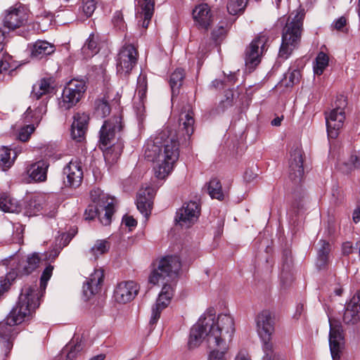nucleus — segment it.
<instances>
[{
	"instance_id": "1",
	"label": "nucleus",
	"mask_w": 360,
	"mask_h": 360,
	"mask_svg": "<svg viewBox=\"0 0 360 360\" xmlns=\"http://www.w3.org/2000/svg\"><path fill=\"white\" fill-rule=\"evenodd\" d=\"M179 143L176 134L163 131L154 139L148 140L145 145L144 155L153 162L156 178L165 179L173 170L179 156Z\"/></svg>"
},
{
	"instance_id": "2",
	"label": "nucleus",
	"mask_w": 360,
	"mask_h": 360,
	"mask_svg": "<svg viewBox=\"0 0 360 360\" xmlns=\"http://www.w3.org/2000/svg\"><path fill=\"white\" fill-rule=\"evenodd\" d=\"M37 288L26 287L22 289L18 302L6 318L0 322V344L7 354L13 347V342L18 334L15 326L27 321L39 307Z\"/></svg>"
},
{
	"instance_id": "3",
	"label": "nucleus",
	"mask_w": 360,
	"mask_h": 360,
	"mask_svg": "<svg viewBox=\"0 0 360 360\" xmlns=\"http://www.w3.org/2000/svg\"><path fill=\"white\" fill-rule=\"evenodd\" d=\"M181 266L179 257L167 256L161 259L157 268L150 273L148 278L150 283L157 284L160 281H164L166 282L159 294L155 304L152 308L150 325L157 323L160 317L161 311L169 304L174 295V288L172 284L167 283L172 281L176 277Z\"/></svg>"
},
{
	"instance_id": "4",
	"label": "nucleus",
	"mask_w": 360,
	"mask_h": 360,
	"mask_svg": "<svg viewBox=\"0 0 360 360\" xmlns=\"http://www.w3.org/2000/svg\"><path fill=\"white\" fill-rule=\"evenodd\" d=\"M304 12L297 11L288 18L282 32V43L278 56L283 60L287 59L292 53L301 39Z\"/></svg>"
},
{
	"instance_id": "5",
	"label": "nucleus",
	"mask_w": 360,
	"mask_h": 360,
	"mask_svg": "<svg viewBox=\"0 0 360 360\" xmlns=\"http://www.w3.org/2000/svg\"><path fill=\"white\" fill-rule=\"evenodd\" d=\"M235 331L233 319L229 314H220L217 320L214 321L211 326L208 338L209 348L217 347V345H226V341H231Z\"/></svg>"
},
{
	"instance_id": "6",
	"label": "nucleus",
	"mask_w": 360,
	"mask_h": 360,
	"mask_svg": "<svg viewBox=\"0 0 360 360\" xmlns=\"http://www.w3.org/2000/svg\"><path fill=\"white\" fill-rule=\"evenodd\" d=\"M257 332L262 341L264 354L270 355L274 352L272 336L274 333V316L268 310H263L256 317Z\"/></svg>"
},
{
	"instance_id": "7",
	"label": "nucleus",
	"mask_w": 360,
	"mask_h": 360,
	"mask_svg": "<svg viewBox=\"0 0 360 360\" xmlns=\"http://www.w3.org/2000/svg\"><path fill=\"white\" fill-rule=\"evenodd\" d=\"M86 89L83 79H72L65 86L58 106L62 110H68L75 106L81 99Z\"/></svg>"
},
{
	"instance_id": "8",
	"label": "nucleus",
	"mask_w": 360,
	"mask_h": 360,
	"mask_svg": "<svg viewBox=\"0 0 360 360\" xmlns=\"http://www.w3.org/2000/svg\"><path fill=\"white\" fill-rule=\"evenodd\" d=\"M346 105L347 100L345 97L340 96L338 97L335 101V108L330 112L326 113L328 135L331 139H335L338 136L339 130L343 126L345 120V108Z\"/></svg>"
},
{
	"instance_id": "9",
	"label": "nucleus",
	"mask_w": 360,
	"mask_h": 360,
	"mask_svg": "<svg viewBox=\"0 0 360 360\" xmlns=\"http://www.w3.org/2000/svg\"><path fill=\"white\" fill-rule=\"evenodd\" d=\"M138 51L131 44L124 45L117 57V74L121 77H127L137 63Z\"/></svg>"
},
{
	"instance_id": "10",
	"label": "nucleus",
	"mask_w": 360,
	"mask_h": 360,
	"mask_svg": "<svg viewBox=\"0 0 360 360\" xmlns=\"http://www.w3.org/2000/svg\"><path fill=\"white\" fill-rule=\"evenodd\" d=\"M212 325H214V317L212 315L199 319L190 331L188 342L190 349L198 347L203 341H205L208 345V338Z\"/></svg>"
},
{
	"instance_id": "11",
	"label": "nucleus",
	"mask_w": 360,
	"mask_h": 360,
	"mask_svg": "<svg viewBox=\"0 0 360 360\" xmlns=\"http://www.w3.org/2000/svg\"><path fill=\"white\" fill-rule=\"evenodd\" d=\"M269 37L266 32H261L252 41L245 51V65L250 71L253 70L260 63L261 56L266 50Z\"/></svg>"
},
{
	"instance_id": "12",
	"label": "nucleus",
	"mask_w": 360,
	"mask_h": 360,
	"mask_svg": "<svg viewBox=\"0 0 360 360\" xmlns=\"http://www.w3.org/2000/svg\"><path fill=\"white\" fill-rule=\"evenodd\" d=\"M200 213V205L195 201H190L176 212L175 220L181 227L188 228L198 220Z\"/></svg>"
},
{
	"instance_id": "13",
	"label": "nucleus",
	"mask_w": 360,
	"mask_h": 360,
	"mask_svg": "<svg viewBox=\"0 0 360 360\" xmlns=\"http://www.w3.org/2000/svg\"><path fill=\"white\" fill-rule=\"evenodd\" d=\"M27 18L28 13L25 8L20 5L11 7L5 12L4 25L9 30H15L24 25Z\"/></svg>"
},
{
	"instance_id": "14",
	"label": "nucleus",
	"mask_w": 360,
	"mask_h": 360,
	"mask_svg": "<svg viewBox=\"0 0 360 360\" xmlns=\"http://www.w3.org/2000/svg\"><path fill=\"white\" fill-rule=\"evenodd\" d=\"M195 25L199 30L207 32L214 22V17L210 7L207 4H200L193 10Z\"/></svg>"
},
{
	"instance_id": "15",
	"label": "nucleus",
	"mask_w": 360,
	"mask_h": 360,
	"mask_svg": "<svg viewBox=\"0 0 360 360\" xmlns=\"http://www.w3.org/2000/svg\"><path fill=\"white\" fill-rule=\"evenodd\" d=\"M139 292L136 283L131 281L119 283L113 292V297L116 302L125 304L131 302Z\"/></svg>"
},
{
	"instance_id": "16",
	"label": "nucleus",
	"mask_w": 360,
	"mask_h": 360,
	"mask_svg": "<svg viewBox=\"0 0 360 360\" xmlns=\"http://www.w3.org/2000/svg\"><path fill=\"white\" fill-rule=\"evenodd\" d=\"M64 178V184L69 187H78L83 179V170L82 163L79 160L75 159L72 160L64 168L63 172Z\"/></svg>"
},
{
	"instance_id": "17",
	"label": "nucleus",
	"mask_w": 360,
	"mask_h": 360,
	"mask_svg": "<svg viewBox=\"0 0 360 360\" xmlns=\"http://www.w3.org/2000/svg\"><path fill=\"white\" fill-rule=\"evenodd\" d=\"M304 175L302 151L296 147L290 152L289 160V177L295 183L301 181Z\"/></svg>"
},
{
	"instance_id": "18",
	"label": "nucleus",
	"mask_w": 360,
	"mask_h": 360,
	"mask_svg": "<svg viewBox=\"0 0 360 360\" xmlns=\"http://www.w3.org/2000/svg\"><path fill=\"white\" fill-rule=\"evenodd\" d=\"M121 129V120L119 117H112L105 121L100 130L101 144L105 147L110 145L115 137V131Z\"/></svg>"
},
{
	"instance_id": "19",
	"label": "nucleus",
	"mask_w": 360,
	"mask_h": 360,
	"mask_svg": "<svg viewBox=\"0 0 360 360\" xmlns=\"http://www.w3.org/2000/svg\"><path fill=\"white\" fill-rule=\"evenodd\" d=\"M329 345L333 359H339L344 347V337L340 326L330 323Z\"/></svg>"
},
{
	"instance_id": "20",
	"label": "nucleus",
	"mask_w": 360,
	"mask_h": 360,
	"mask_svg": "<svg viewBox=\"0 0 360 360\" xmlns=\"http://www.w3.org/2000/svg\"><path fill=\"white\" fill-rule=\"evenodd\" d=\"M41 258L38 253L34 252L28 255L25 259L20 260L15 268V273L17 276H28L34 271L41 263Z\"/></svg>"
},
{
	"instance_id": "21",
	"label": "nucleus",
	"mask_w": 360,
	"mask_h": 360,
	"mask_svg": "<svg viewBox=\"0 0 360 360\" xmlns=\"http://www.w3.org/2000/svg\"><path fill=\"white\" fill-rule=\"evenodd\" d=\"M154 10L155 0L139 1L136 17L142 27L145 29L148 27L153 15Z\"/></svg>"
},
{
	"instance_id": "22",
	"label": "nucleus",
	"mask_w": 360,
	"mask_h": 360,
	"mask_svg": "<svg viewBox=\"0 0 360 360\" xmlns=\"http://www.w3.org/2000/svg\"><path fill=\"white\" fill-rule=\"evenodd\" d=\"M360 320V290L347 305L343 314V321L347 324H354Z\"/></svg>"
},
{
	"instance_id": "23",
	"label": "nucleus",
	"mask_w": 360,
	"mask_h": 360,
	"mask_svg": "<svg viewBox=\"0 0 360 360\" xmlns=\"http://www.w3.org/2000/svg\"><path fill=\"white\" fill-rule=\"evenodd\" d=\"M89 120V115L84 112H77L74 115V121L71 126V135L73 139L81 141L87 130Z\"/></svg>"
},
{
	"instance_id": "24",
	"label": "nucleus",
	"mask_w": 360,
	"mask_h": 360,
	"mask_svg": "<svg viewBox=\"0 0 360 360\" xmlns=\"http://www.w3.org/2000/svg\"><path fill=\"white\" fill-rule=\"evenodd\" d=\"M104 274L102 269H96L92 273L86 283L83 286V292L87 299L97 293L100 289L101 285L103 281Z\"/></svg>"
},
{
	"instance_id": "25",
	"label": "nucleus",
	"mask_w": 360,
	"mask_h": 360,
	"mask_svg": "<svg viewBox=\"0 0 360 360\" xmlns=\"http://www.w3.org/2000/svg\"><path fill=\"white\" fill-rule=\"evenodd\" d=\"M179 130L184 137L185 140L189 139L194 131L193 112L190 109V106L184 112H181L179 115Z\"/></svg>"
},
{
	"instance_id": "26",
	"label": "nucleus",
	"mask_w": 360,
	"mask_h": 360,
	"mask_svg": "<svg viewBox=\"0 0 360 360\" xmlns=\"http://www.w3.org/2000/svg\"><path fill=\"white\" fill-rule=\"evenodd\" d=\"M91 198L93 203L102 214L104 210L114 207V199L103 193L100 188H96L91 191Z\"/></svg>"
},
{
	"instance_id": "27",
	"label": "nucleus",
	"mask_w": 360,
	"mask_h": 360,
	"mask_svg": "<svg viewBox=\"0 0 360 360\" xmlns=\"http://www.w3.org/2000/svg\"><path fill=\"white\" fill-rule=\"evenodd\" d=\"M54 51V46L46 41L38 40L30 46V56L37 60L42 59Z\"/></svg>"
},
{
	"instance_id": "28",
	"label": "nucleus",
	"mask_w": 360,
	"mask_h": 360,
	"mask_svg": "<svg viewBox=\"0 0 360 360\" xmlns=\"http://www.w3.org/2000/svg\"><path fill=\"white\" fill-rule=\"evenodd\" d=\"M52 203L53 199L52 197H47L46 194H39L32 197L27 205V212L30 215H37L38 212L43 211L44 204L45 202Z\"/></svg>"
},
{
	"instance_id": "29",
	"label": "nucleus",
	"mask_w": 360,
	"mask_h": 360,
	"mask_svg": "<svg viewBox=\"0 0 360 360\" xmlns=\"http://www.w3.org/2000/svg\"><path fill=\"white\" fill-rule=\"evenodd\" d=\"M49 167V162L44 160L32 164L28 170L30 178L35 181L41 182L46 181Z\"/></svg>"
},
{
	"instance_id": "30",
	"label": "nucleus",
	"mask_w": 360,
	"mask_h": 360,
	"mask_svg": "<svg viewBox=\"0 0 360 360\" xmlns=\"http://www.w3.org/2000/svg\"><path fill=\"white\" fill-rule=\"evenodd\" d=\"M153 194V190L150 188H146L145 190L140 191L138 193L137 209L145 216H148L150 213Z\"/></svg>"
},
{
	"instance_id": "31",
	"label": "nucleus",
	"mask_w": 360,
	"mask_h": 360,
	"mask_svg": "<svg viewBox=\"0 0 360 360\" xmlns=\"http://www.w3.org/2000/svg\"><path fill=\"white\" fill-rule=\"evenodd\" d=\"M53 91V79L51 78H43L33 85L32 96L38 100L44 95L51 94Z\"/></svg>"
},
{
	"instance_id": "32",
	"label": "nucleus",
	"mask_w": 360,
	"mask_h": 360,
	"mask_svg": "<svg viewBox=\"0 0 360 360\" xmlns=\"http://www.w3.org/2000/svg\"><path fill=\"white\" fill-rule=\"evenodd\" d=\"M46 112V106L41 105L37 108L34 111L29 107L25 112V121L26 122H31L30 124L38 125L41 122L43 115Z\"/></svg>"
},
{
	"instance_id": "33",
	"label": "nucleus",
	"mask_w": 360,
	"mask_h": 360,
	"mask_svg": "<svg viewBox=\"0 0 360 360\" xmlns=\"http://www.w3.org/2000/svg\"><path fill=\"white\" fill-rule=\"evenodd\" d=\"M46 112V106L41 105L37 108L34 111L29 107L25 112V121L26 122H31L30 124L38 125L41 122L43 115Z\"/></svg>"
},
{
	"instance_id": "34",
	"label": "nucleus",
	"mask_w": 360,
	"mask_h": 360,
	"mask_svg": "<svg viewBox=\"0 0 360 360\" xmlns=\"http://www.w3.org/2000/svg\"><path fill=\"white\" fill-rule=\"evenodd\" d=\"M46 112V106L41 105L37 108L34 111L29 107L25 112V121L26 122H31L30 124L38 125L41 122L43 115Z\"/></svg>"
},
{
	"instance_id": "35",
	"label": "nucleus",
	"mask_w": 360,
	"mask_h": 360,
	"mask_svg": "<svg viewBox=\"0 0 360 360\" xmlns=\"http://www.w3.org/2000/svg\"><path fill=\"white\" fill-rule=\"evenodd\" d=\"M98 35L92 33L86 39L85 44L82 48V52L85 58H91L96 55L98 51Z\"/></svg>"
},
{
	"instance_id": "36",
	"label": "nucleus",
	"mask_w": 360,
	"mask_h": 360,
	"mask_svg": "<svg viewBox=\"0 0 360 360\" xmlns=\"http://www.w3.org/2000/svg\"><path fill=\"white\" fill-rule=\"evenodd\" d=\"M110 248V243L107 240H97L89 250L91 257L96 259L99 256L107 253Z\"/></svg>"
},
{
	"instance_id": "37",
	"label": "nucleus",
	"mask_w": 360,
	"mask_h": 360,
	"mask_svg": "<svg viewBox=\"0 0 360 360\" xmlns=\"http://www.w3.org/2000/svg\"><path fill=\"white\" fill-rule=\"evenodd\" d=\"M207 191L212 198L219 200L224 199V195L222 191L221 184L219 180L216 178L212 179L208 183Z\"/></svg>"
},
{
	"instance_id": "38",
	"label": "nucleus",
	"mask_w": 360,
	"mask_h": 360,
	"mask_svg": "<svg viewBox=\"0 0 360 360\" xmlns=\"http://www.w3.org/2000/svg\"><path fill=\"white\" fill-rule=\"evenodd\" d=\"M53 270V266L51 265H49L44 270V271L41 274V278H40V286L39 287H38L37 285H26L23 288H25L26 287L37 288V292L38 293L39 300L40 297L42 296L43 292L45 291V290H46L48 281L50 279V278L52 276Z\"/></svg>"
},
{
	"instance_id": "39",
	"label": "nucleus",
	"mask_w": 360,
	"mask_h": 360,
	"mask_svg": "<svg viewBox=\"0 0 360 360\" xmlns=\"http://www.w3.org/2000/svg\"><path fill=\"white\" fill-rule=\"evenodd\" d=\"M110 112L109 103L105 99H97L94 103V115L97 117L103 118Z\"/></svg>"
},
{
	"instance_id": "40",
	"label": "nucleus",
	"mask_w": 360,
	"mask_h": 360,
	"mask_svg": "<svg viewBox=\"0 0 360 360\" xmlns=\"http://www.w3.org/2000/svg\"><path fill=\"white\" fill-rule=\"evenodd\" d=\"M81 349L82 345L79 342L74 345L70 343L62 350L61 356H65L66 360H75Z\"/></svg>"
},
{
	"instance_id": "41",
	"label": "nucleus",
	"mask_w": 360,
	"mask_h": 360,
	"mask_svg": "<svg viewBox=\"0 0 360 360\" xmlns=\"http://www.w3.org/2000/svg\"><path fill=\"white\" fill-rule=\"evenodd\" d=\"M0 209L4 212H15L18 210V205L8 195H3L0 197Z\"/></svg>"
},
{
	"instance_id": "42",
	"label": "nucleus",
	"mask_w": 360,
	"mask_h": 360,
	"mask_svg": "<svg viewBox=\"0 0 360 360\" xmlns=\"http://www.w3.org/2000/svg\"><path fill=\"white\" fill-rule=\"evenodd\" d=\"M320 245L319 249L318 250V262L319 266H325L328 261V254L330 251V244L326 240H320L319 243Z\"/></svg>"
},
{
	"instance_id": "43",
	"label": "nucleus",
	"mask_w": 360,
	"mask_h": 360,
	"mask_svg": "<svg viewBox=\"0 0 360 360\" xmlns=\"http://www.w3.org/2000/svg\"><path fill=\"white\" fill-rule=\"evenodd\" d=\"M184 78V70L181 68L176 69L170 77V86L173 94L178 91L182 85L183 79Z\"/></svg>"
},
{
	"instance_id": "44",
	"label": "nucleus",
	"mask_w": 360,
	"mask_h": 360,
	"mask_svg": "<svg viewBox=\"0 0 360 360\" xmlns=\"http://www.w3.org/2000/svg\"><path fill=\"white\" fill-rule=\"evenodd\" d=\"M329 58L323 52H320L316 58V65L314 66V74L321 75L328 65Z\"/></svg>"
},
{
	"instance_id": "45",
	"label": "nucleus",
	"mask_w": 360,
	"mask_h": 360,
	"mask_svg": "<svg viewBox=\"0 0 360 360\" xmlns=\"http://www.w3.org/2000/svg\"><path fill=\"white\" fill-rule=\"evenodd\" d=\"M246 6L245 0H229L227 11L231 15H237L243 13Z\"/></svg>"
},
{
	"instance_id": "46",
	"label": "nucleus",
	"mask_w": 360,
	"mask_h": 360,
	"mask_svg": "<svg viewBox=\"0 0 360 360\" xmlns=\"http://www.w3.org/2000/svg\"><path fill=\"white\" fill-rule=\"evenodd\" d=\"M234 96L231 90L225 92L224 98L221 100L217 108L218 112H223L226 109L233 105Z\"/></svg>"
},
{
	"instance_id": "47",
	"label": "nucleus",
	"mask_w": 360,
	"mask_h": 360,
	"mask_svg": "<svg viewBox=\"0 0 360 360\" xmlns=\"http://www.w3.org/2000/svg\"><path fill=\"white\" fill-rule=\"evenodd\" d=\"M210 349L212 351L209 355L208 360H226L225 354L228 349L227 345H224V348L221 345Z\"/></svg>"
},
{
	"instance_id": "48",
	"label": "nucleus",
	"mask_w": 360,
	"mask_h": 360,
	"mask_svg": "<svg viewBox=\"0 0 360 360\" xmlns=\"http://www.w3.org/2000/svg\"><path fill=\"white\" fill-rule=\"evenodd\" d=\"M228 31V25L224 22H219L212 32V38L215 41H221L226 36Z\"/></svg>"
},
{
	"instance_id": "49",
	"label": "nucleus",
	"mask_w": 360,
	"mask_h": 360,
	"mask_svg": "<svg viewBox=\"0 0 360 360\" xmlns=\"http://www.w3.org/2000/svg\"><path fill=\"white\" fill-rule=\"evenodd\" d=\"M13 162L11 159V150L8 148L3 147L0 149V164L6 168H9Z\"/></svg>"
},
{
	"instance_id": "50",
	"label": "nucleus",
	"mask_w": 360,
	"mask_h": 360,
	"mask_svg": "<svg viewBox=\"0 0 360 360\" xmlns=\"http://www.w3.org/2000/svg\"><path fill=\"white\" fill-rule=\"evenodd\" d=\"M47 197H52L53 199V202L52 203L46 202L44 204V213L49 216V217H53L55 216L58 209V204L56 202V196L53 195H46Z\"/></svg>"
},
{
	"instance_id": "51",
	"label": "nucleus",
	"mask_w": 360,
	"mask_h": 360,
	"mask_svg": "<svg viewBox=\"0 0 360 360\" xmlns=\"http://www.w3.org/2000/svg\"><path fill=\"white\" fill-rule=\"evenodd\" d=\"M147 84L144 77L138 78V86L135 98L146 99Z\"/></svg>"
},
{
	"instance_id": "52",
	"label": "nucleus",
	"mask_w": 360,
	"mask_h": 360,
	"mask_svg": "<svg viewBox=\"0 0 360 360\" xmlns=\"http://www.w3.org/2000/svg\"><path fill=\"white\" fill-rule=\"evenodd\" d=\"M34 130L35 127L33 124H27L19 130L18 139L23 142L28 141Z\"/></svg>"
},
{
	"instance_id": "53",
	"label": "nucleus",
	"mask_w": 360,
	"mask_h": 360,
	"mask_svg": "<svg viewBox=\"0 0 360 360\" xmlns=\"http://www.w3.org/2000/svg\"><path fill=\"white\" fill-rule=\"evenodd\" d=\"M98 0H82V11L86 17L91 16L94 12Z\"/></svg>"
},
{
	"instance_id": "54",
	"label": "nucleus",
	"mask_w": 360,
	"mask_h": 360,
	"mask_svg": "<svg viewBox=\"0 0 360 360\" xmlns=\"http://www.w3.org/2000/svg\"><path fill=\"white\" fill-rule=\"evenodd\" d=\"M145 101L146 99L143 98H134V109L139 119H142L145 114Z\"/></svg>"
},
{
	"instance_id": "55",
	"label": "nucleus",
	"mask_w": 360,
	"mask_h": 360,
	"mask_svg": "<svg viewBox=\"0 0 360 360\" xmlns=\"http://www.w3.org/2000/svg\"><path fill=\"white\" fill-rule=\"evenodd\" d=\"M345 168H342L343 172H349L354 168L360 169V153L358 155L351 156L349 162L345 163Z\"/></svg>"
},
{
	"instance_id": "56",
	"label": "nucleus",
	"mask_w": 360,
	"mask_h": 360,
	"mask_svg": "<svg viewBox=\"0 0 360 360\" xmlns=\"http://www.w3.org/2000/svg\"><path fill=\"white\" fill-rule=\"evenodd\" d=\"M101 213L98 211L97 207L94 205H90L85 210L84 217L85 219H93L96 216H100Z\"/></svg>"
},
{
	"instance_id": "57",
	"label": "nucleus",
	"mask_w": 360,
	"mask_h": 360,
	"mask_svg": "<svg viewBox=\"0 0 360 360\" xmlns=\"http://www.w3.org/2000/svg\"><path fill=\"white\" fill-rule=\"evenodd\" d=\"M103 212H104L103 217L99 216L101 222L105 226L109 225L114 213V207L104 210ZM100 215H101V214Z\"/></svg>"
},
{
	"instance_id": "58",
	"label": "nucleus",
	"mask_w": 360,
	"mask_h": 360,
	"mask_svg": "<svg viewBox=\"0 0 360 360\" xmlns=\"http://www.w3.org/2000/svg\"><path fill=\"white\" fill-rule=\"evenodd\" d=\"M300 76V72L297 70H294L292 72H288L285 76V77H288L289 79V83L288 85H293L294 84L297 83Z\"/></svg>"
},
{
	"instance_id": "59",
	"label": "nucleus",
	"mask_w": 360,
	"mask_h": 360,
	"mask_svg": "<svg viewBox=\"0 0 360 360\" xmlns=\"http://www.w3.org/2000/svg\"><path fill=\"white\" fill-rule=\"evenodd\" d=\"M346 24V18L344 16H341L333 22L332 26L333 27L334 29L340 31L344 28Z\"/></svg>"
},
{
	"instance_id": "60",
	"label": "nucleus",
	"mask_w": 360,
	"mask_h": 360,
	"mask_svg": "<svg viewBox=\"0 0 360 360\" xmlns=\"http://www.w3.org/2000/svg\"><path fill=\"white\" fill-rule=\"evenodd\" d=\"M112 22L116 27L121 28L123 26V15L121 11H116L112 19Z\"/></svg>"
},
{
	"instance_id": "61",
	"label": "nucleus",
	"mask_w": 360,
	"mask_h": 360,
	"mask_svg": "<svg viewBox=\"0 0 360 360\" xmlns=\"http://www.w3.org/2000/svg\"><path fill=\"white\" fill-rule=\"evenodd\" d=\"M122 223L129 229L136 226L137 221L130 216H125L123 217Z\"/></svg>"
},
{
	"instance_id": "62",
	"label": "nucleus",
	"mask_w": 360,
	"mask_h": 360,
	"mask_svg": "<svg viewBox=\"0 0 360 360\" xmlns=\"http://www.w3.org/2000/svg\"><path fill=\"white\" fill-rule=\"evenodd\" d=\"M10 282L7 278L0 279V295L7 291L10 288Z\"/></svg>"
},
{
	"instance_id": "63",
	"label": "nucleus",
	"mask_w": 360,
	"mask_h": 360,
	"mask_svg": "<svg viewBox=\"0 0 360 360\" xmlns=\"http://www.w3.org/2000/svg\"><path fill=\"white\" fill-rule=\"evenodd\" d=\"M235 360H251V359L247 351L240 350L236 356Z\"/></svg>"
},
{
	"instance_id": "64",
	"label": "nucleus",
	"mask_w": 360,
	"mask_h": 360,
	"mask_svg": "<svg viewBox=\"0 0 360 360\" xmlns=\"http://www.w3.org/2000/svg\"><path fill=\"white\" fill-rule=\"evenodd\" d=\"M353 251V246L351 242H345L342 245V252L345 255H349Z\"/></svg>"
}]
</instances>
